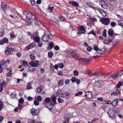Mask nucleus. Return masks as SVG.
<instances>
[{
	"label": "nucleus",
	"instance_id": "nucleus-15",
	"mask_svg": "<svg viewBox=\"0 0 123 123\" xmlns=\"http://www.w3.org/2000/svg\"><path fill=\"white\" fill-rule=\"evenodd\" d=\"M69 3L70 4L75 7H77L79 6L78 3L75 1H70Z\"/></svg>",
	"mask_w": 123,
	"mask_h": 123
},
{
	"label": "nucleus",
	"instance_id": "nucleus-55",
	"mask_svg": "<svg viewBox=\"0 0 123 123\" xmlns=\"http://www.w3.org/2000/svg\"><path fill=\"white\" fill-rule=\"evenodd\" d=\"M70 80L69 79H67L65 81V83L66 84H67L69 83Z\"/></svg>",
	"mask_w": 123,
	"mask_h": 123
},
{
	"label": "nucleus",
	"instance_id": "nucleus-35",
	"mask_svg": "<svg viewBox=\"0 0 123 123\" xmlns=\"http://www.w3.org/2000/svg\"><path fill=\"white\" fill-rule=\"evenodd\" d=\"M32 15H33V13H31L30 12H29V13L28 14L26 15V16L27 18L30 19L31 18Z\"/></svg>",
	"mask_w": 123,
	"mask_h": 123
},
{
	"label": "nucleus",
	"instance_id": "nucleus-45",
	"mask_svg": "<svg viewBox=\"0 0 123 123\" xmlns=\"http://www.w3.org/2000/svg\"><path fill=\"white\" fill-rule=\"evenodd\" d=\"M58 66L59 68H62L64 66L63 64L62 63H60L58 64Z\"/></svg>",
	"mask_w": 123,
	"mask_h": 123
},
{
	"label": "nucleus",
	"instance_id": "nucleus-57",
	"mask_svg": "<svg viewBox=\"0 0 123 123\" xmlns=\"http://www.w3.org/2000/svg\"><path fill=\"white\" fill-rule=\"evenodd\" d=\"M57 74L59 76H61L63 74L62 72L61 71H59L57 72Z\"/></svg>",
	"mask_w": 123,
	"mask_h": 123
},
{
	"label": "nucleus",
	"instance_id": "nucleus-14",
	"mask_svg": "<svg viewBox=\"0 0 123 123\" xmlns=\"http://www.w3.org/2000/svg\"><path fill=\"white\" fill-rule=\"evenodd\" d=\"M6 3L5 2H3L1 4V8L3 10V11L5 12V9L6 8Z\"/></svg>",
	"mask_w": 123,
	"mask_h": 123
},
{
	"label": "nucleus",
	"instance_id": "nucleus-17",
	"mask_svg": "<svg viewBox=\"0 0 123 123\" xmlns=\"http://www.w3.org/2000/svg\"><path fill=\"white\" fill-rule=\"evenodd\" d=\"M66 97L67 98L69 97V94L68 93L66 92L63 94H62L61 96V97L65 98Z\"/></svg>",
	"mask_w": 123,
	"mask_h": 123
},
{
	"label": "nucleus",
	"instance_id": "nucleus-13",
	"mask_svg": "<svg viewBox=\"0 0 123 123\" xmlns=\"http://www.w3.org/2000/svg\"><path fill=\"white\" fill-rule=\"evenodd\" d=\"M38 61L37 60H36L33 62H31L30 64L32 67H36L38 65Z\"/></svg>",
	"mask_w": 123,
	"mask_h": 123
},
{
	"label": "nucleus",
	"instance_id": "nucleus-47",
	"mask_svg": "<svg viewBox=\"0 0 123 123\" xmlns=\"http://www.w3.org/2000/svg\"><path fill=\"white\" fill-rule=\"evenodd\" d=\"M37 45L39 47H41L43 45L41 41L40 42L39 41L38 42H37Z\"/></svg>",
	"mask_w": 123,
	"mask_h": 123
},
{
	"label": "nucleus",
	"instance_id": "nucleus-25",
	"mask_svg": "<svg viewBox=\"0 0 123 123\" xmlns=\"http://www.w3.org/2000/svg\"><path fill=\"white\" fill-rule=\"evenodd\" d=\"M93 49L96 51V54H99L98 51L100 49L98 48V47L95 46V45H93Z\"/></svg>",
	"mask_w": 123,
	"mask_h": 123
},
{
	"label": "nucleus",
	"instance_id": "nucleus-59",
	"mask_svg": "<svg viewBox=\"0 0 123 123\" xmlns=\"http://www.w3.org/2000/svg\"><path fill=\"white\" fill-rule=\"evenodd\" d=\"M116 23L113 22H111V25L112 27H114L116 25Z\"/></svg>",
	"mask_w": 123,
	"mask_h": 123
},
{
	"label": "nucleus",
	"instance_id": "nucleus-29",
	"mask_svg": "<svg viewBox=\"0 0 123 123\" xmlns=\"http://www.w3.org/2000/svg\"><path fill=\"white\" fill-rule=\"evenodd\" d=\"M80 60L81 61H82L83 63L87 64V59L85 58H80Z\"/></svg>",
	"mask_w": 123,
	"mask_h": 123
},
{
	"label": "nucleus",
	"instance_id": "nucleus-39",
	"mask_svg": "<svg viewBox=\"0 0 123 123\" xmlns=\"http://www.w3.org/2000/svg\"><path fill=\"white\" fill-rule=\"evenodd\" d=\"M48 37L49 39V38L50 39L52 40L53 38V36L50 34H49L48 35Z\"/></svg>",
	"mask_w": 123,
	"mask_h": 123
},
{
	"label": "nucleus",
	"instance_id": "nucleus-3",
	"mask_svg": "<svg viewBox=\"0 0 123 123\" xmlns=\"http://www.w3.org/2000/svg\"><path fill=\"white\" fill-rule=\"evenodd\" d=\"M101 20L102 23L106 25H108L110 21V19L106 18H103Z\"/></svg>",
	"mask_w": 123,
	"mask_h": 123
},
{
	"label": "nucleus",
	"instance_id": "nucleus-33",
	"mask_svg": "<svg viewBox=\"0 0 123 123\" xmlns=\"http://www.w3.org/2000/svg\"><path fill=\"white\" fill-rule=\"evenodd\" d=\"M53 55V53L51 51L49 52L48 54V57L50 58H51L52 57Z\"/></svg>",
	"mask_w": 123,
	"mask_h": 123
},
{
	"label": "nucleus",
	"instance_id": "nucleus-62",
	"mask_svg": "<svg viewBox=\"0 0 123 123\" xmlns=\"http://www.w3.org/2000/svg\"><path fill=\"white\" fill-rule=\"evenodd\" d=\"M23 105L22 104H20L19 103L18 104V108L20 110L23 107Z\"/></svg>",
	"mask_w": 123,
	"mask_h": 123
},
{
	"label": "nucleus",
	"instance_id": "nucleus-24",
	"mask_svg": "<svg viewBox=\"0 0 123 123\" xmlns=\"http://www.w3.org/2000/svg\"><path fill=\"white\" fill-rule=\"evenodd\" d=\"M64 80L63 79L60 80H59L58 82V85L60 86H62L64 83Z\"/></svg>",
	"mask_w": 123,
	"mask_h": 123
},
{
	"label": "nucleus",
	"instance_id": "nucleus-1",
	"mask_svg": "<svg viewBox=\"0 0 123 123\" xmlns=\"http://www.w3.org/2000/svg\"><path fill=\"white\" fill-rule=\"evenodd\" d=\"M73 58L76 60H79L80 57V55L74 51L72 52L71 53Z\"/></svg>",
	"mask_w": 123,
	"mask_h": 123
},
{
	"label": "nucleus",
	"instance_id": "nucleus-20",
	"mask_svg": "<svg viewBox=\"0 0 123 123\" xmlns=\"http://www.w3.org/2000/svg\"><path fill=\"white\" fill-rule=\"evenodd\" d=\"M108 33L110 36H113L114 34V32L112 29H109L108 31Z\"/></svg>",
	"mask_w": 123,
	"mask_h": 123
},
{
	"label": "nucleus",
	"instance_id": "nucleus-23",
	"mask_svg": "<svg viewBox=\"0 0 123 123\" xmlns=\"http://www.w3.org/2000/svg\"><path fill=\"white\" fill-rule=\"evenodd\" d=\"M99 12L102 14L104 16H105L106 15L105 11L102 10H98Z\"/></svg>",
	"mask_w": 123,
	"mask_h": 123
},
{
	"label": "nucleus",
	"instance_id": "nucleus-63",
	"mask_svg": "<svg viewBox=\"0 0 123 123\" xmlns=\"http://www.w3.org/2000/svg\"><path fill=\"white\" fill-rule=\"evenodd\" d=\"M32 20H34L35 19V15L33 13V15L31 16V18H30Z\"/></svg>",
	"mask_w": 123,
	"mask_h": 123
},
{
	"label": "nucleus",
	"instance_id": "nucleus-18",
	"mask_svg": "<svg viewBox=\"0 0 123 123\" xmlns=\"http://www.w3.org/2000/svg\"><path fill=\"white\" fill-rule=\"evenodd\" d=\"M41 39L44 42H47L49 41L48 36H42Z\"/></svg>",
	"mask_w": 123,
	"mask_h": 123
},
{
	"label": "nucleus",
	"instance_id": "nucleus-22",
	"mask_svg": "<svg viewBox=\"0 0 123 123\" xmlns=\"http://www.w3.org/2000/svg\"><path fill=\"white\" fill-rule=\"evenodd\" d=\"M34 41L36 43L38 42L40 40V38L38 36H36L33 38Z\"/></svg>",
	"mask_w": 123,
	"mask_h": 123
},
{
	"label": "nucleus",
	"instance_id": "nucleus-36",
	"mask_svg": "<svg viewBox=\"0 0 123 123\" xmlns=\"http://www.w3.org/2000/svg\"><path fill=\"white\" fill-rule=\"evenodd\" d=\"M31 59L32 60H34L35 59L36 57L33 54H31L30 55Z\"/></svg>",
	"mask_w": 123,
	"mask_h": 123
},
{
	"label": "nucleus",
	"instance_id": "nucleus-43",
	"mask_svg": "<svg viewBox=\"0 0 123 123\" xmlns=\"http://www.w3.org/2000/svg\"><path fill=\"white\" fill-rule=\"evenodd\" d=\"M28 85L26 86V89L28 90L32 88V87L30 85V82L28 83Z\"/></svg>",
	"mask_w": 123,
	"mask_h": 123
},
{
	"label": "nucleus",
	"instance_id": "nucleus-11",
	"mask_svg": "<svg viewBox=\"0 0 123 123\" xmlns=\"http://www.w3.org/2000/svg\"><path fill=\"white\" fill-rule=\"evenodd\" d=\"M8 42V39L6 37H4L3 39H2L0 41V45H2L5 43H7Z\"/></svg>",
	"mask_w": 123,
	"mask_h": 123
},
{
	"label": "nucleus",
	"instance_id": "nucleus-26",
	"mask_svg": "<svg viewBox=\"0 0 123 123\" xmlns=\"http://www.w3.org/2000/svg\"><path fill=\"white\" fill-rule=\"evenodd\" d=\"M62 94V92L60 89H58L57 91L56 94L57 96L61 97Z\"/></svg>",
	"mask_w": 123,
	"mask_h": 123
},
{
	"label": "nucleus",
	"instance_id": "nucleus-38",
	"mask_svg": "<svg viewBox=\"0 0 123 123\" xmlns=\"http://www.w3.org/2000/svg\"><path fill=\"white\" fill-rule=\"evenodd\" d=\"M49 48L50 49H52L54 46V44L53 42H51L49 44Z\"/></svg>",
	"mask_w": 123,
	"mask_h": 123
},
{
	"label": "nucleus",
	"instance_id": "nucleus-50",
	"mask_svg": "<svg viewBox=\"0 0 123 123\" xmlns=\"http://www.w3.org/2000/svg\"><path fill=\"white\" fill-rule=\"evenodd\" d=\"M37 99L39 101H41L42 100V98L40 96L38 95L37 97Z\"/></svg>",
	"mask_w": 123,
	"mask_h": 123
},
{
	"label": "nucleus",
	"instance_id": "nucleus-48",
	"mask_svg": "<svg viewBox=\"0 0 123 123\" xmlns=\"http://www.w3.org/2000/svg\"><path fill=\"white\" fill-rule=\"evenodd\" d=\"M50 69L52 71H53L54 70V67L53 65L52 64H50Z\"/></svg>",
	"mask_w": 123,
	"mask_h": 123
},
{
	"label": "nucleus",
	"instance_id": "nucleus-2",
	"mask_svg": "<svg viewBox=\"0 0 123 123\" xmlns=\"http://www.w3.org/2000/svg\"><path fill=\"white\" fill-rule=\"evenodd\" d=\"M50 105H53V104L50 101V99L49 98H46L44 100L43 104L45 106H47L49 105L50 104Z\"/></svg>",
	"mask_w": 123,
	"mask_h": 123
},
{
	"label": "nucleus",
	"instance_id": "nucleus-8",
	"mask_svg": "<svg viewBox=\"0 0 123 123\" xmlns=\"http://www.w3.org/2000/svg\"><path fill=\"white\" fill-rule=\"evenodd\" d=\"M36 43L34 42L31 43L29 46H27L25 48L26 50L32 49L35 46Z\"/></svg>",
	"mask_w": 123,
	"mask_h": 123
},
{
	"label": "nucleus",
	"instance_id": "nucleus-54",
	"mask_svg": "<svg viewBox=\"0 0 123 123\" xmlns=\"http://www.w3.org/2000/svg\"><path fill=\"white\" fill-rule=\"evenodd\" d=\"M110 78H112L113 79H115L117 78L116 76V75L114 74L111 75V76L110 77Z\"/></svg>",
	"mask_w": 123,
	"mask_h": 123
},
{
	"label": "nucleus",
	"instance_id": "nucleus-52",
	"mask_svg": "<svg viewBox=\"0 0 123 123\" xmlns=\"http://www.w3.org/2000/svg\"><path fill=\"white\" fill-rule=\"evenodd\" d=\"M30 66L28 65L25 68V69L27 71H30Z\"/></svg>",
	"mask_w": 123,
	"mask_h": 123
},
{
	"label": "nucleus",
	"instance_id": "nucleus-41",
	"mask_svg": "<svg viewBox=\"0 0 123 123\" xmlns=\"http://www.w3.org/2000/svg\"><path fill=\"white\" fill-rule=\"evenodd\" d=\"M57 100L58 102L59 103H62L64 101L63 99L59 98H57Z\"/></svg>",
	"mask_w": 123,
	"mask_h": 123
},
{
	"label": "nucleus",
	"instance_id": "nucleus-10",
	"mask_svg": "<svg viewBox=\"0 0 123 123\" xmlns=\"http://www.w3.org/2000/svg\"><path fill=\"white\" fill-rule=\"evenodd\" d=\"M85 96L88 99H90L92 96V93L90 92H86L85 93Z\"/></svg>",
	"mask_w": 123,
	"mask_h": 123
},
{
	"label": "nucleus",
	"instance_id": "nucleus-53",
	"mask_svg": "<svg viewBox=\"0 0 123 123\" xmlns=\"http://www.w3.org/2000/svg\"><path fill=\"white\" fill-rule=\"evenodd\" d=\"M82 94V92H78L77 93L75 94V96H78L79 95H80Z\"/></svg>",
	"mask_w": 123,
	"mask_h": 123
},
{
	"label": "nucleus",
	"instance_id": "nucleus-46",
	"mask_svg": "<svg viewBox=\"0 0 123 123\" xmlns=\"http://www.w3.org/2000/svg\"><path fill=\"white\" fill-rule=\"evenodd\" d=\"M106 32V30H104L102 33V35L104 37H106L107 36Z\"/></svg>",
	"mask_w": 123,
	"mask_h": 123
},
{
	"label": "nucleus",
	"instance_id": "nucleus-44",
	"mask_svg": "<svg viewBox=\"0 0 123 123\" xmlns=\"http://www.w3.org/2000/svg\"><path fill=\"white\" fill-rule=\"evenodd\" d=\"M74 75L75 76H77L78 74V72L76 70H74L73 71Z\"/></svg>",
	"mask_w": 123,
	"mask_h": 123
},
{
	"label": "nucleus",
	"instance_id": "nucleus-7",
	"mask_svg": "<svg viewBox=\"0 0 123 123\" xmlns=\"http://www.w3.org/2000/svg\"><path fill=\"white\" fill-rule=\"evenodd\" d=\"M98 52L99 54H105L107 53V50L106 48H104L99 49Z\"/></svg>",
	"mask_w": 123,
	"mask_h": 123
},
{
	"label": "nucleus",
	"instance_id": "nucleus-6",
	"mask_svg": "<svg viewBox=\"0 0 123 123\" xmlns=\"http://www.w3.org/2000/svg\"><path fill=\"white\" fill-rule=\"evenodd\" d=\"M99 4L102 8L104 9H107V5L106 3L103 0L99 2Z\"/></svg>",
	"mask_w": 123,
	"mask_h": 123
},
{
	"label": "nucleus",
	"instance_id": "nucleus-40",
	"mask_svg": "<svg viewBox=\"0 0 123 123\" xmlns=\"http://www.w3.org/2000/svg\"><path fill=\"white\" fill-rule=\"evenodd\" d=\"M3 107V103L0 100V111Z\"/></svg>",
	"mask_w": 123,
	"mask_h": 123
},
{
	"label": "nucleus",
	"instance_id": "nucleus-9",
	"mask_svg": "<svg viewBox=\"0 0 123 123\" xmlns=\"http://www.w3.org/2000/svg\"><path fill=\"white\" fill-rule=\"evenodd\" d=\"M101 83L99 81H96L94 84V86L96 88H99L101 86Z\"/></svg>",
	"mask_w": 123,
	"mask_h": 123
},
{
	"label": "nucleus",
	"instance_id": "nucleus-32",
	"mask_svg": "<svg viewBox=\"0 0 123 123\" xmlns=\"http://www.w3.org/2000/svg\"><path fill=\"white\" fill-rule=\"evenodd\" d=\"M111 41L108 40V39H106L104 41V43L105 44H109Z\"/></svg>",
	"mask_w": 123,
	"mask_h": 123
},
{
	"label": "nucleus",
	"instance_id": "nucleus-4",
	"mask_svg": "<svg viewBox=\"0 0 123 123\" xmlns=\"http://www.w3.org/2000/svg\"><path fill=\"white\" fill-rule=\"evenodd\" d=\"M39 109L35 110L34 108H32L30 111L31 113L33 116L37 115L39 113Z\"/></svg>",
	"mask_w": 123,
	"mask_h": 123
},
{
	"label": "nucleus",
	"instance_id": "nucleus-19",
	"mask_svg": "<svg viewBox=\"0 0 123 123\" xmlns=\"http://www.w3.org/2000/svg\"><path fill=\"white\" fill-rule=\"evenodd\" d=\"M117 99H116L114 100L112 102V104L113 106L115 107L118 105V102Z\"/></svg>",
	"mask_w": 123,
	"mask_h": 123
},
{
	"label": "nucleus",
	"instance_id": "nucleus-12",
	"mask_svg": "<svg viewBox=\"0 0 123 123\" xmlns=\"http://www.w3.org/2000/svg\"><path fill=\"white\" fill-rule=\"evenodd\" d=\"M7 48V50L5 51V53L7 55H9L11 54V51L13 50L14 49L12 48Z\"/></svg>",
	"mask_w": 123,
	"mask_h": 123
},
{
	"label": "nucleus",
	"instance_id": "nucleus-60",
	"mask_svg": "<svg viewBox=\"0 0 123 123\" xmlns=\"http://www.w3.org/2000/svg\"><path fill=\"white\" fill-rule=\"evenodd\" d=\"M105 102L106 104H111V102L109 100H106L105 101Z\"/></svg>",
	"mask_w": 123,
	"mask_h": 123
},
{
	"label": "nucleus",
	"instance_id": "nucleus-28",
	"mask_svg": "<svg viewBox=\"0 0 123 123\" xmlns=\"http://www.w3.org/2000/svg\"><path fill=\"white\" fill-rule=\"evenodd\" d=\"M122 84V82L120 81L118 83L117 85L116 86V89L119 88L121 86Z\"/></svg>",
	"mask_w": 123,
	"mask_h": 123
},
{
	"label": "nucleus",
	"instance_id": "nucleus-42",
	"mask_svg": "<svg viewBox=\"0 0 123 123\" xmlns=\"http://www.w3.org/2000/svg\"><path fill=\"white\" fill-rule=\"evenodd\" d=\"M24 102V99L23 98H21L18 100L19 103L22 104Z\"/></svg>",
	"mask_w": 123,
	"mask_h": 123
},
{
	"label": "nucleus",
	"instance_id": "nucleus-34",
	"mask_svg": "<svg viewBox=\"0 0 123 123\" xmlns=\"http://www.w3.org/2000/svg\"><path fill=\"white\" fill-rule=\"evenodd\" d=\"M118 24L119 25L121 26L123 28V20L119 21Z\"/></svg>",
	"mask_w": 123,
	"mask_h": 123
},
{
	"label": "nucleus",
	"instance_id": "nucleus-64",
	"mask_svg": "<svg viewBox=\"0 0 123 123\" xmlns=\"http://www.w3.org/2000/svg\"><path fill=\"white\" fill-rule=\"evenodd\" d=\"M92 106L93 107H96V103L94 102H92V103L91 104Z\"/></svg>",
	"mask_w": 123,
	"mask_h": 123
},
{
	"label": "nucleus",
	"instance_id": "nucleus-27",
	"mask_svg": "<svg viewBox=\"0 0 123 123\" xmlns=\"http://www.w3.org/2000/svg\"><path fill=\"white\" fill-rule=\"evenodd\" d=\"M52 101L54 103V105H55L56 104V97L55 96H54L52 98H51Z\"/></svg>",
	"mask_w": 123,
	"mask_h": 123
},
{
	"label": "nucleus",
	"instance_id": "nucleus-16",
	"mask_svg": "<svg viewBox=\"0 0 123 123\" xmlns=\"http://www.w3.org/2000/svg\"><path fill=\"white\" fill-rule=\"evenodd\" d=\"M4 83V81L3 80H0V92H1L3 89V86Z\"/></svg>",
	"mask_w": 123,
	"mask_h": 123
},
{
	"label": "nucleus",
	"instance_id": "nucleus-30",
	"mask_svg": "<svg viewBox=\"0 0 123 123\" xmlns=\"http://www.w3.org/2000/svg\"><path fill=\"white\" fill-rule=\"evenodd\" d=\"M111 41L108 40V39H106L104 41V43L105 44H109Z\"/></svg>",
	"mask_w": 123,
	"mask_h": 123
},
{
	"label": "nucleus",
	"instance_id": "nucleus-37",
	"mask_svg": "<svg viewBox=\"0 0 123 123\" xmlns=\"http://www.w3.org/2000/svg\"><path fill=\"white\" fill-rule=\"evenodd\" d=\"M54 105L53 104V105H50V104L48 106H47V107L48 108L49 110H51L52 109V107Z\"/></svg>",
	"mask_w": 123,
	"mask_h": 123
},
{
	"label": "nucleus",
	"instance_id": "nucleus-58",
	"mask_svg": "<svg viewBox=\"0 0 123 123\" xmlns=\"http://www.w3.org/2000/svg\"><path fill=\"white\" fill-rule=\"evenodd\" d=\"M112 36H110V37H108V40H110L111 41L113 39L114 37H112Z\"/></svg>",
	"mask_w": 123,
	"mask_h": 123
},
{
	"label": "nucleus",
	"instance_id": "nucleus-49",
	"mask_svg": "<svg viewBox=\"0 0 123 123\" xmlns=\"http://www.w3.org/2000/svg\"><path fill=\"white\" fill-rule=\"evenodd\" d=\"M76 78L74 77H72L71 79V81L73 82H74L76 81Z\"/></svg>",
	"mask_w": 123,
	"mask_h": 123
},
{
	"label": "nucleus",
	"instance_id": "nucleus-31",
	"mask_svg": "<svg viewBox=\"0 0 123 123\" xmlns=\"http://www.w3.org/2000/svg\"><path fill=\"white\" fill-rule=\"evenodd\" d=\"M111 41L108 40V39H106L104 41V43L105 44H109Z\"/></svg>",
	"mask_w": 123,
	"mask_h": 123
},
{
	"label": "nucleus",
	"instance_id": "nucleus-56",
	"mask_svg": "<svg viewBox=\"0 0 123 123\" xmlns=\"http://www.w3.org/2000/svg\"><path fill=\"white\" fill-rule=\"evenodd\" d=\"M34 103L35 105L37 106L39 105V102L37 101L36 100L34 101Z\"/></svg>",
	"mask_w": 123,
	"mask_h": 123
},
{
	"label": "nucleus",
	"instance_id": "nucleus-51",
	"mask_svg": "<svg viewBox=\"0 0 123 123\" xmlns=\"http://www.w3.org/2000/svg\"><path fill=\"white\" fill-rule=\"evenodd\" d=\"M92 48L91 46H89L87 47V50L88 51H90L92 50Z\"/></svg>",
	"mask_w": 123,
	"mask_h": 123
},
{
	"label": "nucleus",
	"instance_id": "nucleus-5",
	"mask_svg": "<svg viewBox=\"0 0 123 123\" xmlns=\"http://www.w3.org/2000/svg\"><path fill=\"white\" fill-rule=\"evenodd\" d=\"M78 29L80 30L79 32H77L78 34H84L86 32V30L84 25L80 26L79 27Z\"/></svg>",
	"mask_w": 123,
	"mask_h": 123
},
{
	"label": "nucleus",
	"instance_id": "nucleus-61",
	"mask_svg": "<svg viewBox=\"0 0 123 123\" xmlns=\"http://www.w3.org/2000/svg\"><path fill=\"white\" fill-rule=\"evenodd\" d=\"M22 63H23V65L24 66H25L26 64L27 63V62L25 61V60H23L22 61Z\"/></svg>",
	"mask_w": 123,
	"mask_h": 123
},
{
	"label": "nucleus",
	"instance_id": "nucleus-21",
	"mask_svg": "<svg viewBox=\"0 0 123 123\" xmlns=\"http://www.w3.org/2000/svg\"><path fill=\"white\" fill-rule=\"evenodd\" d=\"M43 85H41L39 87H38L37 88V92L39 93H41V91L43 90Z\"/></svg>",
	"mask_w": 123,
	"mask_h": 123
}]
</instances>
